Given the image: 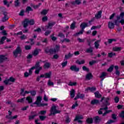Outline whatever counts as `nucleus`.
<instances>
[{"label":"nucleus","instance_id":"obj_1","mask_svg":"<svg viewBox=\"0 0 124 124\" xmlns=\"http://www.w3.org/2000/svg\"><path fill=\"white\" fill-rule=\"evenodd\" d=\"M60 49H61V46H60V45H56L55 46V47L54 48H50L49 46H47L44 49V52L47 55L51 56V55H54V54L58 53L59 51H60Z\"/></svg>","mask_w":124,"mask_h":124},{"label":"nucleus","instance_id":"obj_2","mask_svg":"<svg viewBox=\"0 0 124 124\" xmlns=\"http://www.w3.org/2000/svg\"><path fill=\"white\" fill-rule=\"evenodd\" d=\"M22 25L24 29L28 28L29 25H30V26H33V25H34V19H31L29 20V18H25L22 22Z\"/></svg>","mask_w":124,"mask_h":124},{"label":"nucleus","instance_id":"obj_3","mask_svg":"<svg viewBox=\"0 0 124 124\" xmlns=\"http://www.w3.org/2000/svg\"><path fill=\"white\" fill-rule=\"evenodd\" d=\"M22 48H21V46H18L16 49L13 52L14 57L17 58L18 57V55H21L22 54Z\"/></svg>","mask_w":124,"mask_h":124},{"label":"nucleus","instance_id":"obj_4","mask_svg":"<svg viewBox=\"0 0 124 124\" xmlns=\"http://www.w3.org/2000/svg\"><path fill=\"white\" fill-rule=\"evenodd\" d=\"M61 110L57 109V107L55 106H52L50 109V113L49 116L52 115H56V114H61Z\"/></svg>","mask_w":124,"mask_h":124},{"label":"nucleus","instance_id":"obj_5","mask_svg":"<svg viewBox=\"0 0 124 124\" xmlns=\"http://www.w3.org/2000/svg\"><path fill=\"white\" fill-rule=\"evenodd\" d=\"M16 79L13 78V77H11L9 79H6L3 81L4 84L7 86V85H11V83L10 82H12V83H14L15 82Z\"/></svg>","mask_w":124,"mask_h":124},{"label":"nucleus","instance_id":"obj_6","mask_svg":"<svg viewBox=\"0 0 124 124\" xmlns=\"http://www.w3.org/2000/svg\"><path fill=\"white\" fill-rule=\"evenodd\" d=\"M104 101L103 102V105H110V103H109V100H110V98L109 97H105L104 96L102 97L100 100V102Z\"/></svg>","mask_w":124,"mask_h":124},{"label":"nucleus","instance_id":"obj_7","mask_svg":"<svg viewBox=\"0 0 124 124\" xmlns=\"http://www.w3.org/2000/svg\"><path fill=\"white\" fill-rule=\"evenodd\" d=\"M52 75V72L49 71L48 73H45L44 75H41L40 76V78H50Z\"/></svg>","mask_w":124,"mask_h":124},{"label":"nucleus","instance_id":"obj_8","mask_svg":"<svg viewBox=\"0 0 124 124\" xmlns=\"http://www.w3.org/2000/svg\"><path fill=\"white\" fill-rule=\"evenodd\" d=\"M83 119V116L82 115H76L75 119L74 120V122L78 121V123L79 124H82L83 123V121H82V120Z\"/></svg>","mask_w":124,"mask_h":124},{"label":"nucleus","instance_id":"obj_9","mask_svg":"<svg viewBox=\"0 0 124 124\" xmlns=\"http://www.w3.org/2000/svg\"><path fill=\"white\" fill-rule=\"evenodd\" d=\"M42 100V97L40 96H38L37 97L36 100L34 102V104H36L37 106H39V105L41 103V101Z\"/></svg>","mask_w":124,"mask_h":124},{"label":"nucleus","instance_id":"obj_10","mask_svg":"<svg viewBox=\"0 0 124 124\" xmlns=\"http://www.w3.org/2000/svg\"><path fill=\"white\" fill-rule=\"evenodd\" d=\"M70 69L72 71H75V72H78L80 70V68L79 67H77L76 65L71 66Z\"/></svg>","mask_w":124,"mask_h":124},{"label":"nucleus","instance_id":"obj_11","mask_svg":"<svg viewBox=\"0 0 124 124\" xmlns=\"http://www.w3.org/2000/svg\"><path fill=\"white\" fill-rule=\"evenodd\" d=\"M56 25V22H48V25L46 26V28L47 30L50 29V30L52 29V28L54 27Z\"/></svg>","mask_w":124,"mask_h":124},{"label":"nucleus","instance_id":"obj_12","mask_svg":"<svg viewBox=\"0 0 124 124\" xmlns=\"http://www.w3.org/2000/svg\"><path fill=\"white\" fill-rule=\"evenodd\" d=\"M3 15H4V17L2 18V22H6V21H7L8 19H9L8 16H7V13H6V12H4L3 13Z\"/></svg>","mask_w":124,"mask_h":124},{"label":"nucleus","instance_id":"obj_13","mask_svg":"<svg viewBox=\"0 0 124 124\" xmlns=\"http://www.w3.org/2000/svg\"><path fill=\"white\" fill-rule=\"evenodd\" d=\"M88 91H90L91 93H93V92H95V91H96V88L94 87H88L85 89V92H88Z\"/></svg>","mask_w":124,"mask_h":124},{"label":"nucleus","instance_id":"obj_14","mask_svg":"<svg viewBox=\"0 0 124 124\" xmlns=\"http://www.w3.org/2000/svg\"><path fill=\"white\" fill-rule=\"evenodd\" d=\"M93 120H94L95 124H99V123L101 122V118H100L98 116L94 117L93 118Z\"/></svg>","mask_w":124,"mask_h":124},{"label":"nucleus","instance_id":"obj_15","mask_svg":"<svg viewBox=\"0 0 124 124\" xmlns=\"http://www.w3.org/2000/svg\"><path fill=\"white\" fill-rule=\"evenodd\" d=\"M7 60V57L4 55H0V63H2L4 61Z\"/></svg>","mask_w":124,"mask_h":124},{"label":"nucleus","instance_id":"obj_16","mask_svg":"<svg viewBox=\"0 0 124 124\" xmlns=\"http://www.w3.org/2000/svg\"><path fill=\"white\" fill-rule=\"evenodd\" d=\"M87 27H89V25H88V23L86 22L81 23L80 25V28L83 30H85L86 28H87Z\"/></svg>","mask_w":124,"mask_h":124},{"label":"nucleus","instance_id":"obj_17","mask_svg":"<svg viewBox=\"0 0 124 124\" xmlns=\"http://www.w3.org/2000/svg\"><path fill=\"white\" fill-rule=\"evenodd\" d=\"M99 103V100L97 99H93L91 102V105H97Z\"/></svg>","mask_w":124,"mask_h":124},{"label":"nucleus","instance_id":"obj_18","mask_svg":"<svg viewBox=\"0 0 124 124\" xmlns=\"http://www.w3.org/2000/svg\"><path fill=\"white\" fill-rule=\"evenodd\" d=\"M108 29L112 30L115 28V24L113 22H112V21H109L108 22Z\"/></svg>","mask_w":124,"mask_h":124},{"label":"nucleus","instance_id":"obj_19","mask_svg":"<svg viewBox=\"0 0 124 124\" xmlns=\"http://www.w3.org/2000/svg\"><path fill=\"white\" fill-rule=\"evenodd\" d=\"M101 14H102V11H99L98 13L95 15V18H96V19H100L102 16Z\"/></svg>","mask_w":124,"mask_h":124},{"label":"nucleus","instance_id":"obj_20","mask_svg":"<svg viewBox=\"0 0 124 124\" xmlns=\"http://www.w3.org/2000/svg\"><path fill=\"white\" fill-rule=\"evenodd\" d=\"M40 51H41V49L36 48L32 52L33 56H37Z\"/></svg>","mask_w":124,"mask_h":124},{"label":"nucleus","instance_id":"obj_21","mask_svg":"<svg viewBox=\"0 0 124 124\" xmlns=\"http://www.w3.org/2000/svg\"><path fill=\"white\" fill-rule=\"evenodd\" d=\"M100 42V40H97L94 42V45L95 49H98V48H99Z\"/></svg>","mask_w":124,"mask_h":124},{"label":"nucleus","instance_id":"obj_22","mask_svg":"<svg viewBox=\"0 0 124 124\" xmlns=\"http://www.w3.org/2000/svg\"><path fill=\"white\" fill-rule=\"evenodd\" d=\"M86 123L88 124H93V118H88L86 119Z\"/></svg>","mask_w":124,"mask_h":124},{"label":"nucleus","instance_id":"obj_23","mask_svg":"<svg viewBox=\"0 0 124 124\" xmlns=\"http://www.w3.org/2000/svg\"><path fill=\"white\" fill-rule=\"evenodd\" d=\"M93 74H92V73H89L87 74L86 76V80H91L93 78Z\"/></svg>","mask_w":124,"mask_h":124},{"label":"nucleus","instance_id":"obj_24","mask_svg":"<svg viewBox=\"0 0 124 124\" xmlns=\"http://www.w3.org/2000/svg\"><path fill=\"white\" fill-rule=\"evenodd\" d=\"M71 4L72 5H75V4L79 5V4H81V0H76L75 1H72L71 2Z\"/></svg>","mask_w":124,"mask_h":124},{"label":"nucleus","instance_id":"obj_25","mask_svg":"<svg viewBox=\"0 0 124 124\" xmlns=\"http://www.w3.org/2000/svg\"><path fill=\"white\" fill-rule=\"evenodd\" d=\"M70 97L71 98H73L75 97V90L73 89L71 90V91L70 92Z\"/></svg>","mask_w":124,"mask_h":124},{"label":"nucleus","instance_id":"obj_26","mask_svg":"<svg viewBox=\"0 0 124 124\" xmlns=\"http://www.w3.org/2000/svg\"><path fill=\"white\" fill-rule=\"evenodd\" d=\"M86 53H88L89 54H91L93 52V48L92 47L90 46V48H87L86 50Z\"/></svg>","mask_w":124,"mask_h":124},{"label":"nucleus","instance_id":"obj_27","mask_svg":"<svg viewBox=\"0 0 124 124\" xmlns=\"http://www.w3.org/2000/svg\"><path fill=\"white\" fill-rule=\"evenodd\" d=\"M6 118L7 119H9V120H15V119H17V118H18V116L15 115L14 116H9L8 115H6Z\"/></svg>","mask_w":124,"mask_h":124},{"label":"nucleus","instance_id":"obj_28","mask_svg":"<svg viewBox=\"0 0 124 124\" xmlns=\"http://www.w3.org/2000/svg\"><path fill=\"white\" fill-rule=\"evenodd\" d=\"M113 51L114 52H120V51H122L121 47H114L112 48Z\"/></svg>","mask_w":124,"mask_h":124},{"label":"nucleus","instance_id":"obj_29","mask_svg":"<svg viewBox=\"0 0 124 124\" xmlns=\"http://www.w3.org/2000/svg\"><path fill=\"white\" fill-rule=\"evenodd\" d=\"M26 100L28 101V103H32V97H31V96H27Z\"/></svg>","mask_w":124,"mask_h":124},{"label":"nucleus","instance_id":"obj_30","mask_svg":"<svg viewBox=\"0 0 124 124\" xmlns=\"http://www.w3.org/2000/svg\"><path fill=\"white\" fill-rule=\"evenodd\" d=\"M95 97L96 98H100L102 97V95H101L98 92H95L94 93Z\"/></svg>","mask_w":124,"mask_h":124},{"label":"nucleus","instance_id":"obj_31","mask_svg":"<svg viewBox=\"0 0 124 124\" xmlns=\"http://www.w3.org/2000/svg\"><path fill=\"white\" fill-rule=\"evenodd\" d=\"M47 113V111L45 110H42L38 112V114L39 115H41V116H44L45 115H46V113Z\"/></svg>","mask_w":124,"mask_h":124},{"label":"nucleus","instance_id":"obj_32","mask_svg":"<svg viewBox=\"0 0 124 124\" xmlns=\"http://www.w3.org/2000/svg\"><path fill=\"white\" fill-rule=\"evenodd\" d=\"M117 42V39H108V44H112V43H113V42Z\"/></svg>","mask_w":124,"mask_h":124},{"label":"nucleus","instance_id":"obj_33","mask_svg":"<svg viewBox=\"0 0 124 124\" xmlns=\"http://www.w3.org/2000/svg\"><path fill=\"white\" fill-rule=\"evenodd\" d=\"M32 67H34V69H38L39 67H41V66H40V62H37L35 64V66H33Z\"/></svg>","mask_w":124,"mask_h":124},{"label":"nucleus","instance_id":"obj_34","mask_svg":"<svg viewBox=\"0 0 124 124\" xmlns=\"http://www.w3.org/2000/svg\"><path fill=\"white\" fill-rule=\"evenodd\" d=\"M26 99V97H23L21 99H19L16 101L17 103H24L25 102V100Z\"/></svg>","mask_w":124,"mask_h":124},{"label":"nucleus","instance_id":"obj_35","mask_svg":"<svg viewBox=\"0 0 124 124\" xmlns=\"http://www.w3.org/2000/svg\"><path fill=\"white\" fill-rule=\"evenodd\" d=\"M72 56H73V54H71V53L70 52H69L68 53V54L65 55L64 59L67 60V59H69V58H71L72 57Z\"/></svg>","mask_w":124,"mask_h":124},{"label":"nucleus","instance_id":"obj_36","mask_svg":"<svg viewBox=\"0 0 124 124\" xmlns=\"http://www.w3.org/2000/svg\"><path fill=\"white\" fill-rule=\"evenodd\" d=\"M114 65H110V66L107 70L108 72H112V71L114 70Z\"/></svg>","mask_w":124,"mask_h":124},{"label":"nucleus","instance_id":"obj_37","mask_svg":"<svg viewBox=\"0 0 124 124\" xmlns=\"http://www.w3.org/2000/svg\"><path fill=\"white\" fill-rule=\"evenodd\" d=\"M76 62V63H78V64L81 65V64H84V63H85V61L84 60H81V61H79V60H77Z\"/></svg>","mask_w":124,"mask_h":124},{"label":"nucleus","instance_id":"obj_38","mask_svg":"<svg viewBox=\"0 0 124 124\" xmlns=\"http://www.w3.org/2000/svg\"><path fill=\"white\" fill-rule=\"evenodd\" d=\"M51 66V64L49 62H46L44 65V68H49Z\"/></svg>","mask_w":124,"mask_h":124},{"label":"nucleus","instance_id":"obj_39","mask_svg":"<svg viewBox=\"0 0 124 124\" xmlns=\"http://www.w3.org/2000/svg\"><path fill=\"white\" fill-rule=\"evenodd\" d=\"M109 105H103V107H105L103 108H101L100 110H105V111H107L108 110V106H109Z\"/></svg>","mask_w":124,"mask_h":124},{"label":"nucleus","instance_id":"obj_40","mask_svg":"<svg viewBox=\"0 0 124 124\" xmlns=\"http://www.w3.org/2000/svg\"><path fill=\"white\" fill-rule=\"evenodd\" d=\"M66 124H69L71 122V119L69 118V116H67L65 120Z\"/></svg>","mask_w":124,"mask_h":124},{"label":"nucleus","instance_id":"obj_41","mask_svg":"<svg viewBox=\"0 0 124 124\" xmlns=\"http://www.w3.org/2000/svg\"><path fill=\"white\" fill-rule=\"evenodd\" d=\"M77 85V82H69L68 83V86H71V87L75 86Z\"/></svg>","mask_w":124,"mask_h":124},{"label":"nucleus","instance_id":"obj_42","mask_svg":"<svg viewBox=\"0 0 124 124\" xmlns=\"http://www.w3.org/2000/svg\"><path fill=\"white\" fill-rule=\"evenodd\" d=\"M48 13V11L46 9H44L41 12V15L45 16Z\"/></svg>","mask_w":124,"mask_h":124},{"label":"nucleus","instance_id":"obj_43","mask_svg":"<svg viewBox=\"0 0 124 124\" xmlns=\"http://www.w3.org/2000/svg\"><path fill=\"white\" fill-rule=\"evenodd\" d=\"M78 105L79 104H78V102L77 101H76L75 104L72 106L71 108L74 109L75 108H76V107H78Z\"/></svg>","mask_w":124,"mask_h":124},{"label":"nucleus","instance_id":"obj_44","mask_svg":"<svg viewBox=\"0 0 124 124\" xmlns=\"http://www.w3.org/2000/svg\"><path fill=\"white\" fill-rule=\"evenodd\" d=\"M83 32H84V30L81 29V30L78 32L76 33L75 36H77V35H79V34H83Z\"/></svg>","mask_w":124,"mask_h":124},{"label":"nucleus","instance_id":"obj_45","mask_svg":"<svg viewBox=\"0 0 124 124\" xmlns=\"http://www.w3.org/2000/svg\"><path fill=\"white\" fill-rule=\"evenodd\" d=\"M39 118L41 121H43L45 120V119H46V118H47V116H43V115H40L39 116Z\"/></svg>","mask_w":124,"mask_h":124},{"label":"nucleus","instance_id":"obj_46","mask_svg":"<svg viewBox=\"0 0 124 124\" xmlns=\"http://www.w3.org/2000/svg\"><path fill=\"white\" fill-rule=\"evenodd\" d=\"M32 8L31 6H27L26 9V12H29V11H33Z\"/></svg>","mask_w":124,"mask_h":124},{"label":"nucleus","instance_id":"obj_47","mask_svg":"<svg viewBox=\"0 0 124 124\" xmlns=\"http://www.w3.org/2000/svg\"><path fill=\"white\" fill-rule=\"evenodd\" d=\"M30 93L32 96H35L36 95V91L35 90L30 91Z\"/></svg>","mask_w":124,"mask_h":124},{"label":"nucleus","instance_id":"obj_48","mask_svg":"<svg viewBox=\"0 0 124 124\" xmlns=\"http://www.w3.org/2000/svg\"><path fill=\"white\" fill-rule=\"evenodd\" d=\"M108 58H113V56H116V53H108Z\"/></svg>","mask_w":124,"mask_h":124},{"label":"nucleus","instance_id":"obj_49","mask_svg":"<svg viewBox=\"0 0 124 124\" xmlns=\"http://www.w3.org/2000/svg\"><path fill=\"white\" fill-rule=\"evenodd\" d=\"M41 69H42V67H40L38 69H36L35 70V74H39V72H40V70H41Z\"/></svg>","mask_w":124,"mask_h":124},{"label":"nucleus","instance_id":"obj_50","mask_svg":"<svg viewBox=\"0 0 124 124\" xmlns=\"http://www.w3.org/2000/svg\"><path fill=\"white\" fill-rule=\"evenodd\" d=\"M100 28H101V25H99L97 26H93L91 28V30L93 31V30H95V29H100Z\"/></svg>","mask_w":124,"mask_h":124},{"label":"nucleus","instance_id":"obj_51","mask_svg":"<svg viewBox=\"0 0 124 124\" xmlns=\"http://www.w3.org/2000/svg\"><path fill=\"white\" fill-rule=\"evenodd\" d=\"M3 2L4 5H7V7H9L10 3L7 1V0H3Z\"/></svg>","mask_w":124,"mask_h":124},{"label":"nucleus","instance_id":"obj_52","mask_svg":"<svg viewBox=\"0 0 124 124\" xmlns=\"http://www.w3.org/2000/svg\"><path fill=\"white\" fill-rule=\"evenodd\" d=\"M58 36L59 37H61V38H64L65 37V36L64 35V34H63V33L62 32H60L58 35Z\"/></svg>","mask_w":124,"mask_h":124},{"label":"nucleus","instance_id":"obj_53","mask_svg":"<svg viewBox=\"0 0 124 124\" xmlns=\"http://www.w3.org/2000/svg\"><path fill=\"white\" fill-rule=\"evenodd\" d=\"M82 70L83 71H86L87 72H89L90 71V69L86 67V66H83L82 67Z\"/></svg>","mask_w":124,"mask_h":124},{"label":"nucleus","instance_id":"obj_54","mask_svg":"<svg viewBox=\"0 0 124 124\" xmlns=\"http://www.w3.org/2000/svg\"><path fill=\"white\" fill-rule=\"evenodd\" d=\"M78 94L79 98H80V99H83L84 98V97H85V94L83 93H78Z\"/></svg>","mask_w":124,"mask_h":124},{"label":"nucleus","instance_id":"obj_55","mask_svg":"<svg viewBox=\"0 0 124 124\" xmlns=\"http://www.w3.org/2000/svg\"><path fill=\"white\" fill-rule=\"evenodd\" d=\"M96 62H97L96 61L92 60V61L89 62V64L90 65H93V64H94V63H96Z\"/></svg>","mask_w":124,"mask_h":124},{"label":"nucleus","instance_id":"obj_56","mask_svg":"<svg viewBox=\"0 0 124 124\" xmlns=\"http://www.w3.org/2000/svg\"><path fill=\"white\" fill-rule=\"evenodd\" d=\"M58 58H60V56H59V55L57 54H55L53 55L52 59L53 60H58Z\"/></svg>","mask_w":124,"mask_h":124},{"label":"nucleus","instance_id":"obj_57","mask_svg":"<svg viewBox=\"0 0 124 124\" xmlns=\"http://www.w3.org/2000/svg\"><path fill=\"white\" fill-rule=\"evenodd\" d=\"M25 10H21L19 14V16H24L25 15Z\"/></svg>","mask_w":124,"mask_h":124},{"label":"nucleus","instance_id":"obj_58","mask_svg":"<svg viewBox=\"0 0 124 124\" xmlns=\"http://www.w3.org/2000/svg\"><path fill=\"white\" fill-rule=\"evenodd\" d=\"M42 21L43 22H46V21H48V17L47 16H45L42 17Z\"/></svg>","mask_w":124,"mask_h":124},{"label":"nucleus","instance_id":"obj_59","mask_svg":"<svg viewBox=\"0 0 124 124\" xmlns=\"http://www.w3.org/2000/svg\"><path fill=\"white\" fill-rule=\"evenodd\" d=\"M25 49L27 51L29 50H31V46L26 45L25 46Z\"/></svg>","mask_w":124,"mask_h":124},{"label":"nucleus","instance_id":"obj_60","mask_svg":"<svg viewBox=\"0 0 124 124\" xmlns=\"http://www.w3.org/2000/svg\"><path fill=\"white\" fill-rule=\"evenodd\" d=\"M120 21H119L118 20H114V23L115 26H117V27H119L120 26Z\"/></svg>","mask_w":124,"mask_h":124},{"label":"nucleus","instance_id":"obj_61","mask_svg":"<svg viewBox=\"0 0 124 124\" xmlns=\"http://www.w3.org/2000/svg\"><path fill=\"white\" fill-rule=\"evenodd\" d=\"M119 101H120V98H119L118 96L115 97L114 102H115V103H118Z\"/></svg>","mask_w":124,"mask_h":124},{"label":"nucleus","instance_id":"obj_62","mask_svg":"<svg viewBox=\"0 0 124 124\" xmlns=\"http://www.w3.org/2000/svg\"><path fill=\"white\" fill-rule=\"evenodd\" d=\"M61 65L62 67H65V66L67 65V61L62 62Z\"/></svg>","mask_w":124,"mask_h":124},{"label":"nucleus","instance_id":"obj_63","mask_svg":"<svg viewBox=\"0 0 124 124\" xmlns=\"http://www.w3.org/2000/svg\"><path fill=\"white\" fill-rule=\"evenodd\" d=\"M48 86H54V82L49 80L47 83Z\"/></svg>","mask_w":124,"mask_h":124},{"label":"nucleus","instance_id":"obj_64","mask_svg":"<svg viewBox=\"0 0 124 124\" xmlns=\"http://www.w3.org/2000/svg\"><path fill=\"white\" fill-rule=\"evenodd\" d=\"M120 116L121 118H123L124 119V110L122 111L121 113L120 114Z\"/></svg>","mask_w":124,"mask_h":124}]
</instances>
